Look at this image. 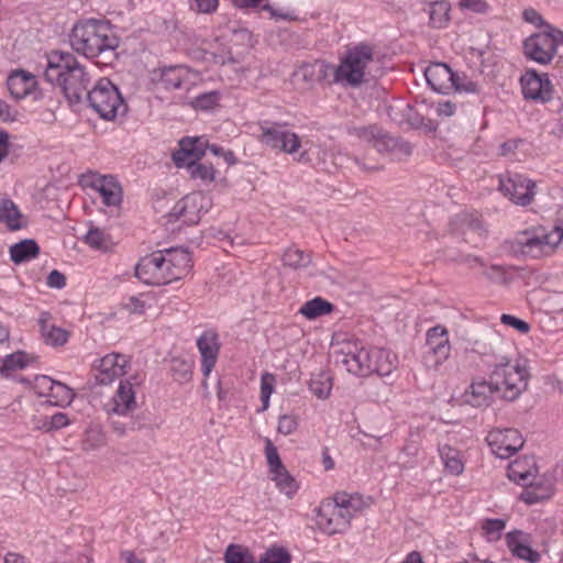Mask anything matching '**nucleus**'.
I'll return each instance as SVG.
<instances>
[{
  "label": "nucleus",
  "instance_id": "28",
  "mask_svg": "<svg viewBox=\"0 0 563 563\" xmlns=\"http://www.w3.org/2000/svg\"><path fill=\"white\" fill-rule=\"evenodd\" d=\"M201 198L199 195H188L177 201L169 212V218L181 220L185 224H196L200 220V208L197 200Z\"/></svg>",
  "mask_w": 563,
  "mask_h": 563
},
{
  "label": "nucleus",
  "instance_id": "8",
  "mask_svg": "<svg viewBox=\"0 0 563 563\" xmlns=\"http://www.w3.org/2000/svg\"><path fill=\"white\" fill-rule=\"evenodd\" d=\"M286 122H274L269 120L261 121L258 128L261 131L260 141L286 154H296L301 147L300 137L287 129Z\"/></svg>",
  "mask_w": 563,
  "mask_h": 563
},
{
  "label": "nucleus",
  "instance_id": "10",
  "mask_svg": "<svg viewBox=\"0 0 563 563\" xmlns=\"http://www.w3.org/2000/svg\"><path fill=\"white\" fill-rule=\"evenodd\" d=\"M426 347L422 362L428 369L438 371L450 357L451 344L449 332L443 325H434L427 331Z\"/></svg>",
  "mask_w": 563,
  "mask_h": 563
},
{
  "label": "nucleus",
  "instance_id": "48",
  "mask_svg": "<svg viewBox=\"0 0 563 563\" xmlns=\"http://www.w3.org/2000/svg\"><path fill=\"white\" fill-rule=\"evenodd\" d=\"M317 68V81H325L329 85L339 84L340 80L336 79V66L332 65L325 60H318L316 63Z\"/></svg>",
  "mask_w": 563,
  "mask_h": 563
},
{
  "label": "nucleus",
  "instance_id": "58",
  "mask_svg": "<svg viewBox=\"0 0 563 563\" xmlns=\"http://www.w3.org/2000/svg\"><path fill=\"white\" fill-rule=\"evenodd\" d=\"M84 444L90 450L98 449L104 444V435L99 429H89L86 432Z\"/></svg>",
  "mask_w": 563,
  "mask_h": 563
},
{
  "label": "nucleus",
  "instance_id": "29",
  "mask_svg": "<svg viewBox=\"0 0 563 563\" xmlns=\"http://www.w3.org/2000/svg\"><path fill=\"white\" fill-rule=\"evenodd\" d=\"M52 316L49 312L40 314L38 324L44 342L52 346H62L67 343L69 332L63 328L51 324Z\"/></svg>",
  "mask_w": 563,
  "mask_h": 563
},
{
  "label": "nucleus",
  "instance_id": "13",
  "mask_svg": "<svg viewBox=\"0 0 563 563\" xmlns=\"http://www.w3.org/2000/svg\"><path fill=\"white\" fill-rule=\"evenodd\" d=\"M536 184L520 174L501 175L499 177L500 192L508 197L514 203L526 207L531 203L534 192Z\"/></svg>",
  "mask_w": 563,
  "mask_h": 563
},
{
  "label": "nucleus",
  "instance_id": "5",
  "mask_svg": "<svg viewBox=\"0 0 563 563\" xmlns=\"http://www.w3.org/2000/svg\"><path fill=\"white\" fill-rule=\"evenodd\" d=\"M494 357V368L489 377L494 379V386L500 398L514 401L528 387L529 374L525 366L510 364L505 357L497 360Z\"/></svg>",
  "mask_w": 563,
  "mask_h": 563
},
{
  "label": "nucleus",
  "instance_id": "45",
  "mask_svg": "<svg viewBox=\"0 0 563 563\" xmlns=\"http://www.w3.org/2000/svg\"><path fill=\"white\" fill-rule=\"evenodd\" d=\"M170 372L175 380L186 383L191 379L192 364L181 358H173Z\"/></svg>",
  "mask_w": 563,
  "mask_h": 563
},
{
  "label": "nucleus",
  "instance_id": "57",
  "mask_svg": "<svg viewBox=\"0 0 563 563\" xmlns=\"http://www.w3.org/2000/svg\"><path fill=\"white\" fill-rule=\"evenodd\" d=\"M55 380L46 375H37L34 378L33 389L40 397L49 398Z\"/></svg>",
  "mask_w": 563,
  "mask_h": 563
},
{
  "label": "nucleus",
  "instance_id": "41",
  "mask_svg": "<svg viewBox=\"0 0 563 563\" xmlns=\"http://www.w3.org/2000/svg\"><path fill=\"white\" fill-rule=\"evenodd\" d=\"M272 479L275 482L280 493L291 498L298 490L299 486L296 479L289 474L286 467L272 474Z\"/></svg>",
  "mask_w": 563,
  "mask_h": 563
},
{
  "label": "nucleus",
  "instance_id": "64",
  "mask_svg": "<svg viewBox=\"0 0 563 563\" xmlns=\"http://www.w3.org/2000/svg\"><path fill=\"white\" fill-rule=\"evenodd\" d=\"M317 68L316 64H307L301 66L296 73L295 77L306 82L317 81Z\"/></svg>",
  "mask_w": 563,
  "mask_h": 563
},
{
  "label": "nucleus",
  "instance_id": "3",
  "mask_svg": "<svg viewBox=\"0 0 563 563\" xmlns=\"http://www.w3.org/2000/svg\"><path fill=\"white\" fill-rule=\"evenodd\" d=\"M44 77L52 85L60 87L70 103L80 102L90 91L91 77L71 53L51 52Z\"/></svg>",
  "mask_w": 563,
  "mask_h": 563
},
{
  "label": "nucleus",
  "instance_id": "59",
  "mask_svg": "<svg viewBox=\"0 0 563 563\" xmlns=\"http://www.w3.org/2000/svg\"><path fill=\"white\" fill-rule=\"evenodd\" d=\"M358 499L354 498L352 496H349L345 493L336 494L334 496L332 505H338V507H342L345 510L353 511V515L357 511L358 507L357 504Z\"/></svg>",
  "mask_w": 563,
  "mask_h": 563
},
{
  "label": "nucleus",
  "instance_id": "7",
  "mask_svg": "<svg viewBox=\"0 0 563 563\" xmlns=\"http://www.w3.org/2000/svg\"><path fill=\"white\" fill-rule=\"evenodd\" d=\"M555 233L548 232L543 227H533L519 231L512 241L515 251L532 258L552 254L558 246Z\"/></svg>",
  "mask_w": 563,
  "mask_h": 563
},
{
  "label": "nucleus",
  "instance_id": "6",
  "mask_svg": "<svg viewBox=\"0 0 563 563\" xmlns=\"http://www.w3.org/2000/svg\"><path fill=\"white\" fill-rule=\"evenodd\" d=\"M89 106L104 120H113L126 112V104L118 87L108 78H101L87 92Z\"/></svg>",
  "mask_w": 563,
  "mask_h": 563
},
{
  "label": "nucleus",
  "instance_id": "63",
  "mask_svg": "<svg viewBox=\"0 0 563 563\" xmlns=\"http://www.w3.org/2000/svg\"><path fill=\"white\" fill-rule=\"evenodd\" d=\"M522 18L526 22L533 24L537 27H542L543 30H547V25H550L548 22L543 20L541 14L532 8L526 9L522 12Z\"/></svg>",
  "mask_w": 563,
  "mask_h": 563
},
{
  "label": "nucleus",
  "instance_id": "36",
  "mask_svg": "<svg viewBox=\"0 0 563 563\" xmlns=\"http://www.w3.org/2000/svg\"><path fill=\"white\" fill-rule=\"evenodd\" d=\"M439 454L443 462L445 470L452 475H460L464 471V463L461 457V452L448 444L439 446Z\"/></svg>",
  "mask_w": 563,
  "mask_h": 563
},
{
  "label": "nucleus",
  "instance_id": "39",
  "mask_svg": "<svg viewBox=\"0 0 563 563\" xmlns=\"http://www.w3.org/2000/svg\"><path fill=\"white\" fill-rule=\"evenodd\" d=\"M192 179H199L203 183H212L216 178V169L211 163L188 161L185 166Z\"/></svg>",
  "mask_w": 563,
  "mask_h": 563
},
{
  "label": "nucleus",
  "instance_id": "40",
  "mask_svg": "<svg viewBox=\"0 0 563 563\" xmlns=\"http://www.w3.org/2000/svg\"><path fill=\"white\" fill-rule=\"evenodd\" d=\"M29 362L30 356L23 351L9 354L3 358L0 365V375L8 378L11 376L12 372L24 368Z\"/></svg>",
  "mask_w": 563,
  "mask_h": 563
},
{
  "label": "nucleus",
  "instance_id": "49",
  "mask_svg": "<svg viewBox=\"0 0 563 563\" xmlns=\"http://www.w3.org/2000/svg\"><path fill=\"white\" fill-rule=\"evenodd\" d=\"M224 559L227 563H255L247 550L235 544H231L227 548Z\"/></svg>",
  "mask_w": 563,
  "mask_h": 563
},
{
  "label": "nucleus",
  "instance_id": "44",
  "mask_svg": "<svg viewBox=\"0 0 563 563\" xmlns=\"http://www.w3.org/2000/svg\"><path fill=\"white\" fill-rule=\"evenodd\" d=\"M332 388L331 378L323 373L314 375L309 382L310 391L320 399L330 395Z\"/></svg>",
  "mask_w": 563,
  "mask_h": 563
},
{
  "label": "nucleus",
  "instance_id": "24",
  "mask_svg": "<svg viewBox=\"0 0 563 563\" xmlns=\"http://www.w3.org/2000/svg\"><path fill=\"white\" fill-rule=\"evenodd\" d=\"M538 467L533 456H521L510 462L507 475L510 481L518 485H528L530 479H536Z\"/></svg>",
  "mask_w": 563,
  "mask_h": 563
},
{
  "label": "nucleus",
  "instance_id": "9",
  "mask_svg": "<svg viewBox=\"0 0 563 563\" xmlns=\"http://www.w3.org/2000/svg\"><path fill=\"white\" fill-rule=\"evenodd\" d=\"M525 56L541 65H548L556 54V27L547 25V30L531 34L522 44Z\"/></svg>",
  "mask_w": 563,
  "mask_h": 563
},
{
  "label": "nucleus",
  "instance_id": "19",
  "mask_svg": "<svg viewBox=\"0 0 563 563\" xmlns=\"http://www.w3.org/2000/svg\"><path fill=\"white\" fill-rule=\"evenodd\" d=\"M529 543L530 536L521 530H514L506 534V544L512 555L529 563H537L540 561L541 555Z\"/></svg>",
  "mask_w": 563,
  "mask_h": 563
},
{
  "label": "nucleus",
  "instance_id": "31",
  "mask_svg": "<svg viewBox=\"0 0 563 563\" xmlns=\"http://www.w3.org/2000/svg\"><path fill=\"white\" fill-rule=\"evenodd\" d=\"M372 374L389 375L397 366V357L385 349L372 347Z\"/></svg>",
  "mask_w": 563,
  "mask_h": 563
},
{
  "label": "nucleus",
  "instance_id": "18",
  "mask_svg": "<svg viewBox=\"0 0 563 563\" xmlns=\"http://www.w3.org/2000/svg\"><path fill=\"white\" fill-rule=\"evenodd\" d=\"M130 360L126 355L120 353H110L99 361L96 380L100 385H109L114 379L126 374V366Z\"/></svg>",
  "mask_w": 563,
  "mask_h": 563
},
{
  "label": "nucleus",
  "instance_id": "33",
  "mask_svg": "<svg viewBox=\"0 0 563 563\" xmlns=\"http://www.w3.org/2000/svg\"><path fill=\"white\" fill-rule=\"evenodd\" d=\"M421 444L419 441L408 439L401 448L397 463L401 470H412L419 465Z\"/></svg>",
  "mask_w": 563,
  "mask_h": 563
},
{
  "label": "nucleus",
  "instance_id": "50",
  "mask_svg": "<svg viewBox=\"0 0 563 563\" xmlns=\"http://www.w3.org/2000/svg\"><path fill=\"white\" fill-rule=\"evenodd\" d=\"M275 376L271 373H264L261 377V401L262 411H265L269 407V398L275 388Z\"/></svg>",
  "mask_w": 563,
  "mask_h": 563
},
{
  "label": "nucleus",
  "instance_id": "23",
  "mask_svg": "<svg viewBox=\"0 0 563 563\" xmlns=\"http://www.w3.org/2000/svg\"><path fill=\"white\" fill-rule=\"evenodd\" d=\"M91 187L97 190L106 206H119L122 201V188L115 177L111 175L96 176Z\"/></svg>",
  "mask_w": 563,
  "mask_h": 563
},
{
  "label": "nucleus",
  "instance_id": "42",
  "mask_svg": "<svg viewBox=\"0 0 563 563\" xmlns=\"http://www.w3.org/2000/svg\"><path fill=\"white\" fill-rule=\"evenodd\" d=\"M282 261L285 266H288L294 269L307 267L311 263V256L303 251L296 247H288Z\"/></svg>",
  "mask_w": 563,
  "mask_h": 563
},
{
  "label": "nucleus",
  "instance_id": "4",
  "mask_svg": "<svg viewBox=\"0 0 563 563\" xmlns=\"http://www.w3.org/2000/svg\"><path fill=\"white\" fill-rule=\"evenodd\" d=\"M374 47L368 43L349 46L336 65V79L344 87L357 88L369 81V67L374 64Z\"/></svg>",
  "mask_w": 563,
  "mask_h": 563
},
{
  "label": "nucleus",
  "instance_id": "34",
  "mask_svg": "<svg viewBox=\"0 0 563 563\" xmlns=\"http://www.w3.org/2000/svg\"><path fill=\"white\" fill-rule=\"evenodd\" d=\"M452 230L465 235L467 232L482 235L485 232L482 220L473 213H460L451 222Z\"/></svg>",
  "mask_w": 563,
  "mask_h": 563
},
{
  "label": "nucleus",
  "instance_id": "53",
  "mask_svg": "<svg viewBox=\"0 0 563 563\" xmlns=\"http://www.w3.org/2000/svg\"><path fill=\"white\" fill-rule=\"evenodd\" d=\"M383 129L377 125L353 128L351 133L360 140L375 146V142L382 135Z\"/></svg>",
  "mask_w": 563,
  "mask_h": 563
},
{
  "label": "nucleus",
  "instance_id": "54",
  "mask_svg": "<svg viewBox=\"0 0 563 563\" xmlns=\"http://www.w3.org/2000/svg\"><path fill=\"white\" fill-rule=\"evenodd\" d=\"M453 81H454V87L452 90H454V91L471 92V93L478 92V85L475 81L471 80L464 74L453 73Z\"/></svg>",
  "mask_w": 563,
  "mask_h": 563
},
{
  "label": "nucleus",
  "instance_id": "61",
  "mask_svg": "<svg viewBox=\"0 0 563 563\" xmlns=\"http://www.w3.org/2000/svg\"><path fill=\"white\" fill-rule=\"evenodd\" d=\"M484 275L492 282L498 284H507V274L503 266L500 265H490L485 272Z\"/></svg>",
  "mask_w": 563,
  "mask_h": 563
},
{
  "label": "nucleus",
  "instance_id": "55",
  "mask_svg": "<svg viewBox=\"0 0 563 563\" xmlns=\"http://www.w3.org/2000/svg\"><path fill=\"white\" fill-rule=\"evenodd\" d=\"M84 242L92 249L102 250L106 249V234L99 228H90L89 231L82 238Z\"/></svg>",
  "mask_w": 563,
  "mask_h": 563
},
{
  "label": "nucleus",
  "instance_id": "37",
  "mask_svg": "<svg viewBox=\"0 0 563 563\" xmlns=\"http://www.w3.org/2000/svg\"><path fill=\"white\" fill-rule=\"evenodd\" d=\"M333 309L334 306L330 301L321 297H316L306 301L298 312L308 320H314L319 317L331 313Z\"/></svg>",
  "mask_w": 563,
  "mask_h": 563
},
{
  "label": "nucleus",
  "instance_id": "22",
  "mask_svg": "<svg viewBox=\"0 0 563 563\" xmlns=\"http://www.w3.org/2000/svg\"><path fill=\"white\" fill-rule=\"evenodd\" d=\"M428 85L437 92L449 93L454 87L453 71L443 63H433L424 70Z\"/></svg>",
  "mask_w": 563,
  "mask_h": 563
},
{
  "label": "nucleus",
  "instance_id": "52",
  "mask_svg": "<svg viewBox=\"0 0 563 563\" xmlns=\"http://www.w3.org/2000/svg\"><path fill=\"white\" fill-rule=\"evenodd\" d=\"M265 456L267 460L269 472L272 474L280 470L284 471L285 465L283 464L279 457L277 448L273 444V442L269 439L265 440Z\"/></svg>",
  "mask_w": 563,
  "mask_h": 563
},
{
  "label": "nucleus",
  "instance_id": "16",
  "mask_svg": "<svg viewBox=\"0 0 563 563\" xmlns=\"http://www.w3.org/2000/svg\"><path fill=\"white\" fill-rule=\"evenodd\" d=\"M486 441L492 452L499 459H508L525 444L521 433L517 429H494L488 432Z\"/></svg>",
  "mask_w": 563,
  "mask_h": 563
},
{
  "label": "nucleus",
  "instance_id": "25",
  "mask_svg": "<svg viewBox=\"0 0 563 563\" xmlns=\"http://www.w3.org/2000/svg\"><path fill=\"white\" fill-rule=\"evenodd\" d=\"M206 142L200 137H185L179 142V150L173 154L177 167H183L188 161H200L206 153Z\"/></svg>",
  "mask_w": 563,
  "mask_h": 563
},
{
  "label": "nucleus",
  "instance_id": "2",
  "mask_svg": "<svg viewBox=\"0 0 563 563\" xmlns=\"http://www.w3.org/2000/svg\"><path fill=\"white\" fill-rule=\"evenodd\" d=\"M74 51L87 58L102 57V63L110 64L117 58L120 38L109 22L87 19L77 22L69 35Z\"/></svg>",
  "mask_w": 563,
  "mask_h": 563
},
{
  "label": "nucleus",
  "instance_id": "62",
  "mask_svg": "<svg viewBox=\"0 0 563 563\" xmlns=\"http://www.w3.org/2000/svg\"><path fill=\"white\" fill-rule=\"evenodd\" d=\"M500 321L506 325L515 328L520 333H528L530 330V325L528 322L511 314H503Z\"/></svg>",
  "mask_w": 563,
  "mask_h": 563
},
{
  "label": "nucleus",
  "instance_id": "56",
  "mask_svg": "<svg viewBox=\"0 0 563 563\" xmlns=\"http://www.w3.org/2000/svg\"><path fill=\"white\" fill-rule=\"evenodd\" d=\"M505 527L506 521L497 518L486 519L482 525V529L492 540H498Z\"/></svg>",
  "mask_w": 563,
  "mask_h": 563
},
{
  "label": "nucleus",
  "instance_id": "27",
  "mask_svg": "<svg viewBox=\"0 0 563 563\" xmlns=\"http://www.w3.org/2000/svg\"><path fill=\"white\" fill-rule=\"evenodd\" d=\"M36 85L35 76L22 69L12 71L7 79L8 90L15 100L26 97Z\"/></svg>",
  "mask_w": 563,
  "mask_h": 563
},
{
  "label": "nucleus",
  "instance_id": "21",
  "mask_svg": "<svg viewBox=\"0 0 563 563\" xmlns=\"http://www.w3.org/2000/svg\"><path fill=\"white\" fill-rule=\"evenodd\" d=\"M497 394L494 386V379L474 378L464 393L467 404L473 407L488 406L493 400V395Z\"/></svg>",
  "mask_w": 563,
  "mask_h": 563
},
{
  "label": "nucleus",
  "instance_id": "47",
  "mask_svg": "<svg viewBox=\"0 0 563 563\" xmlns=\"http://www.w3.org/2000/svg\"><path fill=\"white\" fill-rule=\"evenodd\" d=\"M110 427L119 437L125 435L129 431H135L143 427L139 418L130 417L125 421L112 418Z\"/></svg>",
  "mask_w": 563,
  "mask_h": 563
},
{
  "label": "nucleus",
  "instance_id": "12",
  "mask_svg": "<svg viewBox=\"0 0 563 563\" xmlns=\"http://www.w3.org/2000/svg\"><path fill=\"white\" fill-rule=\"evenodd\" d=\"M346 371L356 376H368L372 374V347L364 346L361 342H346L338 360Z\"/></svg>",
  "mask_w": 563,
  "mask_h": 563
},
{
  "label": "nucleus",
  "instance_id": "35",
  "mask_svg": "<svg viewBox=\"0 0 563 563\" xmlns=\"http://www.w3.org/2000/svg\"><path fill=\"white\" fill-rule=\"evenodd\" d=\"M451 4L445 0L429 3V25L434 29L445 27L450 21Z\"/></svg>",
  "mask_w": 563,
  "mask_h": 563
},
{
  "label": "nucleus",
  "instance_id": "14",
  "mask_svg": "<svg viewBox=\"0 0 563 563\" xmlns=\"http://www.w3.org/2000/svg\"><path fill=\"white\" fill-rule=\"evenodd\" d=\"M199 79V73L186 65H170L159 68L158 84L167 91H189Z\"/></svg>",
  "mask_w": 563,
  "mask_h": 563
},
{
  "label": "nucleus",
  "instance_id": "46",
  "mask_svg": "<svg viewBox=\"0 0 563 563\" xmlns=\"http://www.w3.org/2000/svg\"><path fill=\"white\" fill-rule=\"evenodd\" d=\"M221 93L217 90L208 91L198 95L190 102L191 107L196 110H211L218 106Z\"/></svg>",
  "mask_w": 563,
  "mask_h": 563
},
{
  "label": "nucleus",
  "instance_id": "11",
  "mask_svg": "<svg viewBox=\"0 0 563 563\" xmlns=\"http://www.w3.org/2000/svg\"><path fill=\"white\" fill-rule=\"evenodd\" d=\"M143 377L135 374L126 379H121L113 397L104 405L109 416L117 415L126 418L137 407L135 387L140 386Z\"/></svg>",
  "mask_w": 563,
  "mask_h": 563
},
{
  "label": "nucleus",
  "instance_id": "15",
  "mask_svg": "<svg viewBox=\"0 0 563 563\" xmlns=\"http://www.w3.org/2000/svg\"><path fill=\"white\" fill-rule=\"evenodd\" d=\"M521 90L526 100H532L539 103L551 101L553 96V85L549 75L539 74L534 69H528L520 78Z\"/></svg>",
  "mask_w": 563,
  "mask_h": 563
},
{
  "label": "nucleus",
  "instance_id": "26",
  "mask_svg": "<svg viewBox=\"0 0 563 563\" xmlns=\"http://www.w3.org/2000/svg\"><path fill=\"white\" fill-rule=\"evenodd\" d=\"M525 489L519 498L527 505H533L545 499H549L554 492L553 483L545 477H538L530 479L528 485H523Z\"/></svg>",
  "mask_w": 563,
  "mask_h": 563
},
{
  "label": "nucleus",
  "instance_id": "30",
  "mask_svg": "<svg viewBox=\"0 0 563 563\" xmlns=\"http://www.w3.org/2000/svg\"><path fill=\"white\" fill-rule=\"evenodd\" d=\"M374 147L379 153H387L393 155L394 158H400V156H409L412 153V147L408 142L398 137L390 136L384 131L375 142Z\"/></svg>",
  "mask_w": 563,
  "mask_h": 563
},
{
  "label": "nucleus",
  "instance_id": "32",
  "mask_svg": "<svg viewBox=\"0 0 563 563\" xmlns=\"http://www.w3.org/2000/svg\"><path fill=\"white\" fill-rule=\"evenodd\" d=\"M40 253L38 244L33 239H25L10 247V258L14 264H22L35 258Z\"/></svg>",
  "mask_w": 563,
  "mask_h": 563
},
{
  "label": "nucleus",
  "instance_id": "43",
  "mask_svg": "<svg viewBox=\"0 0 563 563\" xmlns=\"http://www.w3.org/2000/svg\"><path fill=\"white\" fill-rule=\"evenodd\" d=\"M75 394L71 388L67 385L55 380L52 394L49 396V402L54 406L64 407L65 405H69L74 398Z\"/></svg>",
  "mask_w": 563,
  "mask_h": 563
},
{
  "label": "nucleus",
  "instance_id": "20",
  "mask_svg": "<svg viewBox=\"0 0 563 563\" xmlns=\"http://www.w3.org/2000/svg\"><path fill=\"white\" fill-rule=\"evenodd\" d=\"M197 346L201 355V371L207 377L216 365L220 350L217 333L212 331L203 332L197 340Z\"/></svg>",
  "mask_w": 563,
  "mask_h": 563
},
{
  "label": "nucleus",
  "instance_id": "60",
  "mask_svg": "<svg viewBox=\"0 0 563 563\" xmlns=\"http://www.w3.org/2000/svg\"><path fill=\"white\" fill-rule=\"evenodd\" d=\"M298 428L296 417L290 415L280 416L278 419L277 431L284 435L291 434Z\"/></svg>",
  "mask_w": 563,
  "mask_h": 563
},
{
  "label": "nucleus",
  "instance_id": "51",
  "mask_svg": "<svg viewBox=\"0 0 563 563\" xmlns=\"http://www.w3.org/2000/svg\"><path fill=\"white\" fill-rule=\"evenodd\" d=\"M291 556L279 547H272L260 559L258 563H290Z\"/></svg>",
  "mask_w": 563,
  "mask_h": 563
},
{
  "label": "nucleus",
  "instance_id": "1",
  "mask_svg": "<svg viewBox=\"0 0 563 563\" xmlns=\"http://www.w3.org/2000/svg\"><path fill=\"white\" fill-rule=\"evenodd\" d=\"M192 267L190 253L180 247L155 251L142 257L135 276L144 284L161 286L181 279Z\"/></svg>",
  "mask_w": 563,
  "mask_h": 563
},
{
  "label": "nucleus",
  "instance_id": "38",
  "mask_svg": "<svg viewBox=\"0 0 563 563\" xmlns=\"http://www.w3.org/2000/svg\"><path fill=\"white\" fill-rule=\"evenodd\" d=\"M22 214L15 203L8 198H0V221L5 223L11 230H19L22 228Z\"/></svg>",
  "mask_w": 563,
  "mask_h": 563
},
{
  "label": "nucleus",
  "instance_id": "17",
  "mask_svg": "<svg viewBox=\"0 0 563 563\" xmlns=\"http://www.w3.org/2000/svg\"><path fill=\"white\" fill-rule=\"evenodd\" d=\"M352 518L353 511L331 503H323L318 509L317 525L324 533L332 536L346 530Z\"/></svg>",
  "mask_w": 563,
  "mask_h": 563
}]
</instances>
